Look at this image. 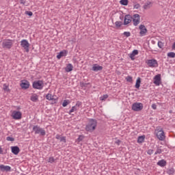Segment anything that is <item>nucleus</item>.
<instances>
[{
	"label": "nucleus",
	"instance_id": "obj_1",
	"mask_svg": "<svg viewBox=\"0 0 175 175\" xmlns=\"http://www.w3.org/2000/svg\"><path fill=\"white\" fill-rule=\"evenodd\" d=\"M97 122L96 120L91 119L89 123L86 125L85 130L88 132H94L96 129Z\"/></svg>",
	"mask_w": 175,
	"mask_h": 175
},
{
	"label": "nucleus",
	"instance_id": "obj_2",
	"mask_svg": "<svg viewBox=\"0 0 175 175\" xmlns=\"http://www.w3.org/2000/svg\"><path fill=\"white\" fill-rule=\"evenodd\" d=\"M33 131L35 132V135H40V136L46 135V131L38 125L33 126Z\"/></svg>",
	"mask_w": 175,
	"mask_h": 175
},
{
	"label": "nucleus",
	"instance_id": "obj_3",
	"mask_svg": "<svg viewBox=\"0 0 175 175\" xmlns=\"http://www.w3.org/2000/svg\"><path fill=\"white\" fill-rule=\"evenodd\" d=\"M2 47L3 49H8V50H10V48L13 47V40H5L2 42Z\"/></svg>",
	"mask_w": 175,
	"mask_h": 175
},
{
	"label": "nucleus",
	"instance_id": "obj_4",
	"mask_svg": "<svg viewBox=\"0 0 175 175\" xmlns=\"http://www.w3.org/2000/svg\"><path fill=\"white\" fill-rule=\"evenodd\" d=\"M21 46L25 50L26 53H29V42L27 40H22Z\"/></svg>",
	"mask_w": 175,
	"mask_h": 175
},
{
	"label": "nucleus",
	"instance_id": "obj_5",
	"mask_svg": "<svg viewBox=\"0 0 175 175\" xmlns=\"http://www.w3.org/2000/svg\"><path fill=\"white\" fill-rule=\"evenodd\" d=\"M132 109L134 111H140L143 110V104L142 103H134L132 106Z\"/></svg>",
	"mask_w": 175,
	"mask_h": 175
},
{
	"label": "nucleus",
	"instance_id": "obj_6",
	"mask_svg": "<svg viewBox=\"0 0 175 175\" xmlns=\"http://www.w3.org/2000/svg\"><path fill=\"white\" fill-rule=\"evenodd\" d=\"M33 88L35 90H42L43 88V81H35L33 82Z\"/></svg>",
	"mask_w": 175,
	"mask_h": 175
},
{
	"label": "nucleus",
	"instance_id": "obj_7",
	"mask_svg": "<svg viewBox=\"0 0 175 175\" xmlns=\"http://www.w3.org/2000/svg\"><path fill=\"white\" fill-rule=\"evenodd\" d=\"M147 65L150 68H157L158 62L157 61V59H148L147 62Z\"/></svg>",
	"mask_w": 175,
	"mask_h": 175
},
{
	"label": "nucleus",
	"instance_id": "obj_8",
	"mask_svg": "<svg viewBox=\"0 0 175 175\" xmlns=\"http://www.w3.org/2000/svg\"><path fill=\"white\" fill-rule=\"evenodd\" d=\"M23 113L20 111H14L12 112V117L14 120H21Z\"/></svg>",
	"mask_w": 175,
	"mask_h": 175
},
{
	"label": "nucleus",
	"instance_id": "obj_9",
	"mask_svg": "<svg viewBox=\"0 0 175 175\" xmlns=\"http://www.w3.org/2000/svg\"><path fill=\"white\" fill-rule=\"evenodd\" d=\"M134 18L133 19V25L135 27L137 26L140 23V15L139 14H135L133 15Z\"/></svg>",
	"mask_w": 175,
	"mask_h": 175
},
{
	"label": "nucleus",
	"instance_id": "obj_10",
	"mask_svg": "<svg viewBox=\"0 0 175 175\" xmlns=\"http://www.w3.org/2000/svg\"><path fill=\"white\" fill-rule=\"evenodd\" d=\"M139 29H140V36H145L147 33V28H146V26L144 25H140Z\"/></svg>",
	"mask_w": 175,
	"mask_h": 175
},
{
	"label": "nucleus",
	"instance_id": "obj_11",
	"mask_svg": "<svg viewBox=\"0 0 175 175\" xmlns=\"http://www.w3.org/2000/svg\"><path fill=\"white\" fill-rule=\"evenodd\" d=\"M132 16L127 14L124 16V25H128V24H131L132 23Z\"/></svg>",
	"mask_w": 175,
	"mask_h": 175
},
{
	"label": "nucleus",
	"instance_id": "obj_12",
	"mask_svg": "<svg viewBox=\"0 0 175 175\" xmlns=\"http://www.w3.org/2000/svg\"><path fill=\"white\" fill-rule=\"evenodd\" d=\"M21 87L23 90H28L29 88V81L25 80L21 83Z\"/></svg>",
	"mask_w": 175,
	"mask_h": 175
},
{
	"label": "nucleus",
	"instance_id": "obj_13",
	"mask_svg": "<svg viewBox=\"0 0 175 175\" xmlns=\"http://www.w3.org/2000/svg\"><path fill=\"white\" fill-rule=\"evenodd\" d=\"M0 170L1 172H10V170H12V167L9 165H1Z\"/></svg>",
	"mask_w": 175,
	"mask_h": 175
},
{
	"label": "nucleus",
	"instance_id": "obj_14",
	"mask_svg": "<svg viewBox=\"0 0 175 175\" xmlns=\"http://www.w3.org/2000/svg\"><path fill=\"white\" fill-rule=\"evenodd\" d=\"M157 138L162 141L165 139V132L163 131H159L157 134Z\"/></svg>",
	"mask_w": 175,
	"mask_h": 175
},
{
	"label": "nucleus",
	"instance_id": "obj_15",
	"mask_svg": "<svg viewBox=\"0 0 175 175\" xmlns=\"http://www.w3.org/2000/svg\"><path fill=\"white\" fill-rule=\"evenodd\" d=\"M11 151L14 155H18V152H20V148L18 146H12Z\"/></svg>",
	"mask_w": 175,
	"mask_h": 175
},
{
	"label": "nucleus",
	"instance_id": "obj_16",
	"mask_svg": "<svg viewBox=\"0 0 175 175\" xmlns=\"http://www.w3.org/2000/svg\"><path fill=\"white\" fill-rule=\"evenodd\" d=\"M154 84L156 85H159L161 84V75H157L154 77Z\"/></svg>",
	"mask_w": 175,
	"mask_h": 175
},
{
	"label": "nucleus",
	"instance_id": "obj_17",
	"mask_svg": "<svg viewBox=\"0 0 175 175\" xmlns=\"http://www.w3.org/2000/svg\"><path fill=\"white\" fill-rule=\"evenodd\" d=\"M102 69H103V66L98 64H94L92 66V70L94 72H99V70H102Z\"/></svg>",
	"mask_w": 175,
	"mask_h": 175
},
{
	"label": "nucleus",
	"instance_id": "obj_18",
	"mask_svg": "<svg viewBox=\"0 0 175 175\" xmlns=\"http://www.w3.org/2000/svg\"><path fill=\"white\" fill-rule=\"evenodd\" d=\"M66 54L67 52L65 50L59 52V53L57 55V59H61L62 57H66Z\"/></svg>",
	"mask_w": 175,
	"mask_h": 175
},
{
	"label": "nucleus",
	"instance_id": "obj_19",
	"mask_svg": "<svg viewBox=\"0 0 175 175\" xmlns=\"http://www.w3.org/2000/svg\"><path fill=\"white\" fill-rule=\"evenodd\" d=\"M66 72H72L73 70V66L72 64H68L66 67L65 68Z\"/></svg>",
	"mask_w": 175,
	"mask_h": 175
},
{
	"label": "nucleus",
	"instance_id": "obj_20",
	"mask_svg": "<svg viewBox=\"0 0 175 175\" xmlns=\"http://www.w3.org/2000/svg\"><path fill=\"white\" fill-rule=\"evenodd\" d=\"M158 166H161V167H165V165H166V161L165 159H162L158 161L157 163Z\"/></svg>",
	"mask_w": 175,
	"mask_h": 175
},
{
	"label": "nucleus",
	"instance_id": "obj_21",
	"mask_svg": "<svg viewBox=\"0 0 175 175\" xmlns=\"http://www.w3.org/2000/svg\"><path fill=\"white\" fill-rule=\"evenodd\" d=\"M56 139L60 140V142H63V143H66V138L65 137H61V135H57Z\"/></svg>",
	"mask_w": 175,
	"mask_h": 175
},
{
	"label": "nucleus",
	"instance_id": "obj_22",
	"mask_svg": "<svg viewBox=\"0 0 175 175\" xmlns=\"http://www.w3.org/2000/svg\"><path fill=\"white\" fill-rule=\"evenodd\" d=\"M151 1H148L147 3H145L143 8L146 10L147 9H150L151 8Z\"/></svg>",
	"mask_w": 175,
	"mask_h": 175
},
{
	"label": "nucleus",
	"instance_id": "obj_23",
	"mask_svg": "<svg viewBox=\"0 0 175 175\" xmlns=\"http://www.w3.org/2000/svg\"><path fill=\"white\" fill-rule=\"evenodd\" d=\"M146 139V135L139 136L137 138V143H143Z\"/></svg>",
	"mask_w": 175,
	"mask_h": 175
},
{
	"label": "nucleus",
	"instance_id": "obj_24",
	"mask_svg": "<svg viewBox=\"0 0 175 175\" xmlns=\"http://www.w3.org/2000/svg\"><path fill=\"white\" fill-rule=\"evenodd\" d=\"M142 83V79H140V77H138L137 81H136V83H135V88H140V83Z\"/></svg>",
	"mask_w": 175,
	"mask_h": 175
},
{
	"label": "nucleus",
	"instance_id": "obj_25",
	"mask_svg": "<svg viewBox=\"0 0 175 175\" xmlns=\"http://www.w3.org/2000/svg\"><path fill=\"white\" fill-rule=\"evenodd\" d=\"M39 96H38V95L35 94V95H33L31 97V100L32 102H36L38 99Z\"/></svg>",
	"mask_w": 175,
	"mask_h": 175
},
{
	"label": "nucleus",
	"instance_id": "obj_26",
	"mask_svg": "<svg viewBox=\"0 0 175 175\" xmlns=\"http://www.w3.org/2000/svg\"><path fill=\"white\" fill-rule=\"evenodd\" d=\"M167 174H170V175L174 174V168H170L167 170Z\"/></svg>",
	"mask_w": 175,
	"mask_h": 175
},
{
	"label": "nucleus",
	"instance_id": "obj_27",
	"mask_svg": "<svg viewBox=\"0 0 175 175\" xmlns=\"http://www.w3.org/2000/svg\"><path fill=\"white\" fill-rule=\"evenodd\" d=\"M46 98L48 100H54V96H52V95L51 94H48L46 96Z\"/></svg>",
	"mask_w": 175,
	"mask_h": 175
},
{
	"label": "nucleus",
	"instance_id": "obj_28",
	"mask_svg": "<svg viewBox=\"0 0 175 175\" xmlns=\"http://www.w3.org/2000/svg\"><path fill=\"white\" fill-rule=\"evenodd\" d=\"M120 3L123 5V6H127L128 5V0H120Z\"/></svg>",
	"mask_w": 175,
	"mask_h": 175
},
{
	"label": "nucleus",
	"instance_id": "obj_29",
	"mask_svg": "<svg viewBox=\"0 0 175 175\" xmlns=\"http://www.w3.org/2000/svg\"><path fill=\"white\" fill-rule=\"evenodd\" d=\"M115 25H116V28H120V27H121L122 25V21H116L115 23Z\"/></svg>",
	"mask_w": 175,
	"mask_h": 175
},
{
	"label": "nucleus",
	"instance_id": "obj_30",
	"mask_svg": "<svg viewBox=\"0 0 175 175\" xmlns=\"http://www.w3.org/2000/svg\"><path fill=\"white\" fill-rule=\"evenodd\" d=\"M167 57H169L170 58H175V53L174 52L168 53Z\"/></svg>",
	"mask_w": 175,
	"mask_h": 175
},
{
	"label": "nucleus",
	"instance_id": "obj_31",
	"mask_svg": "<svg viewBox=\"0 0 175 175\" xmlns=\"http://www.w3.org/2000/svg\"><path fill=\"white\" fill-rule=\"evenodd\" d=\"M126 80L128 81V83H132L133 81V78L131 76H127L126 77Z\"/></svg>",
	"mask_w": 175,
	"mask_h": 175
},
{
	"label": "nucleus",
	"instance_id": "obj_32",
	"mask_svg": "<svg viewBox=\"0 0 175 175\" xmlns=\"http://www.w3.org/2000/svg\"><path fill=\"white\" fill-rule=\"evenodd\" d=\"M109 98V95L104 94L103 96L100 98V100H106Z\"/></svg>",
	"mask_w": 175,
	"mask_h": 175
},
{
	"label": "nucleus",
	"instance_id": "obj_33",
	"mask_svg": "<svg viewBox=\"0 0 175 175\" xmlns=\"http://www.w3.org/2000/svg\"><path fill=\"white\" fill-rule=\"evenodd\" d=\"M68 105H69V101H68L67 100H64L62 103L63 107H66V106H68Z\"/></svg>",
	"mask_w": 175,
	"mask_h": 175
},
{
	"label": "nucleus",
	"instance_id": "obj_34",
	"mask_svg": "<svg viewBox=\"0 0 175 175\" xmlns=\"http://www.w3.org/2000/svg\"><path fill=\"white\" fill-rule=\"evenodd\" d=\"M162 153V149L157 148V151L154 152V155H157V154H161Z\"/></svg>",
	"mask_w": 175,
	"mask_h": 175
},
{
	"label": "nucleus",
	"instance_id": "obj_35",
	"mask_svg": "<svg viewBox=\"0 0 175 175\" xmlns=\"http://www.w3.org/2000/svg\"><path fill=\"white\" fill-rule=\"evenodd\" d=\"M123 35H124L126 38H129V36H131V32H129V31H124L123 33Z\"/></svg>",
	"mask_w": 175,
	"mask_h": 175
},
{
	"label": "nucleus",
	"instance_id": "obj_36",
	"mask_svg": "<svg viewBox=\"0 0 175 175\" xmlns=\"http://www.w3.org/2000/svg\"><path fill=\"white\" fill-rule=\"evenodd\" d=\"M83 139H84V135H79L77 139V142H82Z\"/></svg>",
	"mask_w": 175,
	"mask_h": 175
},
{
	"label": "nucleus",
	"instance_id": "obj_37",
	"mask_svg": "<svg viewBox=\"0 0 175 175\" xmlns=\"http://www.w3.org/2000/svg\"><path fill=\"white\" fill-rule=\"evenodd\" d=\"M6 140H8V142H14V138L12 137H7Z\"/></svg>",
	"mask_w": 175,
	"mask_h": 175
},
{
	"label": "nucleus",
	"instance_id": "obj_38",
	"mask_svg": "<svg viewBox=\"0 0 175 175\" xmlns=\"http://www.w3.org/2000/svg\"><path fill=\"white\" fill-rule=\"evenodd\" d=\"M25 14H27V16H29V17H31L33 14V13H32V12H31V11H26Z\"/></svg>",
	"mask_w": 175,
	"mask_h": 175
},
{
	"label": "nucleus",
	"instance_id": "obj_39",
	"mask_svg": "<svg viewBox=\"0 0 175 175\" xmlns=\"http://www.w3.org/2000/svg\"><path fill=\"white\" fill-rule=\"evenodd\" d=\"M158 46L159 47V49H162V47H163V44L161 41L158 42Z\"/></svg>",
	"mask_w": 175,
	"mask_h": 175
},
{
	"label": "nucleus",
	"instance_id": "obj_40",
	"mask_svg": "<svg viewBox=\"0 0 175 175\" xmlns=\"http://www.w3.org/2000/svg\"><path fill=\"white\" fill-rule=\"evenodd\" d=\"M3 88L4 91H9V89H8V88H9V86H8L6 84L3 85Z\"/></svg>",
	"mask_w": 175,
	"mask_h": 175
},
{
	"label": "nucleus",
	"instance_id": "obj_41",
	"mask_svg": "<svg viewBox=\"0 0 175 175\" xmlns=\"http://www.w3.org/2000/svg\"><path fill=\"white\" fill-rule=\"evenodd\" d=\"M133 8H134V9H139V8H140V4H139V3L135 4V5H134Z\"/></svg>",
	"mask_w": 175,
	"mask_h": 175
},
{
	"label": "nucleus",
	"instance_id": "obj_42",
	"mask_svg": "<svg viewBox=\"0 0 175 175\" xmlns=\"http://www.w3.org/2000/svg\"><path fill=\"white\" fill-rule=\"evenodd\" d=\"M132 53H133V55H137V54H139V51H137V50H134V51H133Z\"/></svg>",
	"mask_w": 175,
	"mask_h": 175
},
{
	"label": "nucleus",
	"instance_id": "obj_43",
	"mask_svg": "<svg viewBox=\"0 0 175 175\" xmlns=\"http://www.w3.org/2000/svg\"><path fill=\"white\" fill-rule=\"evenodd\" d=\"M49 163H53L54 162V157H50L49 159Z\"/></svg>",
	"mask_w": 175,
	"mask_h": 175
},
{
	"label": "nucleus",
	"instance_id": "obj_44",
	"mask_svg": "<svg viewBox=\"0 0 175 175\" xmlns=\"http://www.w3.org/2000/svg\"><path fill=\"white\" fill-rule=\"evenodd\" d=\"M87 85H88V83L81 82V87H87Z\"/></svg>",
	"mask_w": 175,
	"mask_h": 175
},
{
	"label": "nucleus",
	"instance_id": "obj_45",
	"mask_svg": "<svg viewBox=\"0 0 175 175\" xmlns=\"http://www.w3.org/2000/svg\"><path fill=\"white\" fill-rule=\"evenodd\" d=\"M75 110H76V107H72V109L70 110V114L73 113V111H75Z\"/></svg>",
	"mask_w": 175,
	"mask_h": 175
},
{
	"label": "nucleus",
	"instance_id": "obj_46",
	"mask_svg": "<svg viewBox=\"0 0 175 175\" xmlns=\"http://www.w3.org/2000/svg\"><path fill=\"white\" fill-rule=\"evenodd\" d=\"M152 152H154L153 150L150 149V150H148V155H151V154H152Z\"/></svg>",
	"mask_w": 175,
	"mask_h": 175
},
{
	"label": "nucleus",
	"instance_id": "obj_47",
	"mask_svg": "<svg viewBox=\"0 0 175 175\" xmlns=\"http://www.w3.org/2000/svg\"><path fill=\"white\" fill-rule=\"evenodd\" d=\"M135 55H133V53H131V54H130V58H131V59H135Z\"/></svg>",
	"mask_w": 175,
	"mask_h": 175
},
{
	"label": "nucleus",
	"instance_id": "obj_48",
	"mask_svg": "<svg viewBox=\"0 0 175 175\" xmlns=\"http://www.w3.org/2000/svg\"><path fill=\"white\" fill-rule=\"evenodd\" d=\"M76 106H77L78 107H80V106H81V102L77 101V104H76Z\"/></svg>",
	"mask_w": 175,
	"mask_h": 175
},
{
	"label": "nucleus",
	"instance_id": "obj_49",
	"mask_svg": "<svg viewBox=\"0 0 175 175\" xmlns=\"http://www.w3.org/2000/svg\"><path fill=\"white\" fill-rule=\"evenodd\" d=\"M152 109H153L154 110H157V105L155 104H152Z\"/></svg>",
	"mask_w": 175,
	"mask_h": 175
},
{
	"label": "nucleus",
	"instance_id": "obj_50",
	"mask_svg": "<svg viewBox=\"0 0 175 175\" xmlns=\"http://www.w3.org/2000/svg\"><path fill=\"white\" fill-rule=\"evenodd\" d=\"M120 143H121V141L120 139H118L116 142V144H118V146H120Z\"/></svg>",
	"mask_w": 175,
	"mask_h": 175
},
{
	"label": "nucleus",
	"instance_id": "obj_51",
	"mask_svg": "<svg viewBox=\"0 0 175 175\" xmlns=\"http://www.w3.org/2000/svg\"><path fill=\"white\" fill-rule=\"evenodd\" d=\"M21 3L22 5H25V0H21Z\"/></svg>",
	"mask_w": 175,
	"mask_h": 175
},
{
	"label": "nucleus",
	"instance_id": "obj_52",
	"mask_svg": "<svg viewBox=\"0 0 175 175\" xmlns=\"http://www.w3.org/2000/svg\"><path fill=\"white\" fill-rule=\"evenodd\" d=\"M172 50H175V42L172 44Z\"/></svg>",
	"mask_w": 175,
	"mask_h": 175
},
{
	"label": "nucleus",
	"instance_id": "obj_53",
	"mask_svg": "<svg viewBox=\"0 0 175 175\" xmlns=\"http://www.w3.org/2000/svg\"><path fill=\"white\" fill-rule=\"evenodd\" d=\"M1 152H2V148H0V154H1Z\"/></svg>",
	"mask_w": 175,
	"mask_h": 175
}]
</instances>
